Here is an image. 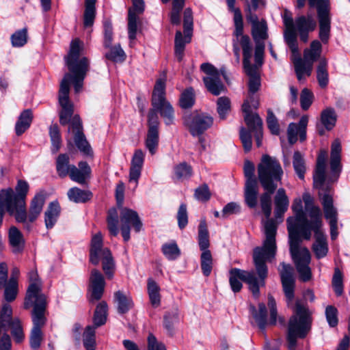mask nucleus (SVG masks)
Returning <instances> with one entry per match:
<instances>
[{"instance_id": "obj_1", "label": "nucleus", "mask_w": 350, "mask_h": 350, "mask_svg": "<svg viewBox=\"0 0 350 350\" xmlns=\"http://www.w3.org/2000/svg\"><path fill=\"white\" fill-rule=\"evenodd\" d=\"M283 170L280 162L274 157L267 154L262 157L258 165V176L261 186L265 190L260 196L262 211L267 219L264 221L265 239L261 247H256L253 252V261L258 278L253 270L245 271L238 268L230 270L229 282L233 292H239L243 284L241 281L248 284L249 289L254 297L258 298L260 294L259 288L265 284V279L268 275L267 261H271L276 254L275 235L277 224L271 214V195L278 187V183L281 181Z\"/></svg>"}, {"instance_id": "obj_56", "label": "nucleus", "mask_w": 350, "mask_h": 350, "mask_svg": "<svg viewBox=\"0 0 350 350\" xmlns=\"http://www.w3.org/2000/svg\"><path fill=\"white\" fill-rule=\"evenodd\" d=\"M67 195L68 199L75 203H83L88 200V192L76 187L70 188Z\"/></svg>"}, {"instance_id": "obj_24", "label": "nucleus", "mask_w": 350, "mask_h": 350, "mask_svg": "<svg viewBox=\"0 0 350 350\" xmlns=\"http://www.w3.org/2000/svg\"><path fill=\"white\" fill-rule=\"evenodd\" d=\"M341 145L338 139L333 142L331 147V158H330V168H331V177L330 181H336L339 177L341 172Z\"/></svg>"}, {"instance_id": "obj_17", "label": "nucleus", "mask_w": 350, "mask_h": 350, "mask_svg": "<svg viewBox=\"0 0 350 350\" xmlns=\"http://www.w3.org/2000/svg\"><path fill=\"white\" fill-rule=\"evenodd\" d=\"M327 152L325 150H321L317 161L316 170L313 176L314 185L320 189V198L323 197V194L327 191L332 196L331 188L328 185H325V166L327 161Z\"/></svg>"}, {"instance_id": "obj_2", "label": "nucleus", "mask_w": 350, "mask_h": 350, "mask_svg": "<svg viewBox=\"0 0 350 350\" xmlns=\"http://www.w3.org/2000/svg\"><path fill=\"white\" fill-rule=\"evenodd\" d=\"M83 43L78 38L70 42V50L65 56L66 64L70 71L66 73L60 83L58 93V103L61 107L59 111V122L64 126L70 124L68 132L73 135L74 142L77 148L88 154V141L83 131L81 122L78 116H73L74 105L70 100V84L72 83L76 94L82 89L88 69V59H79Z\"/></svg>"}, {"instance_id": "obj_14", "label": "nucleus", "mask_w": 350, "mask_h": 350, "mask_svg": "<svg viewBox=\"0 0 350 350\" xmlns=\"http://www.w3.org/2000/svg\"><path fill=\"white\" fill-rule=\"evenodd\" d=\"M200 68L206 76L203 77L206 89L213 95L218 96L225 90V87L220 79V72L209 63H203Z\"/></svg>"}, {"instance_id": "obj_57", "label": "nucleus", "mask_w": 350, "mask_h": 350, "mask_svg": "<svg viewBox=\"0 0 350 350\" xmlns=\"http://www.w3.org/2000/svg\"><path fill=\"white\" fill-rule=\"evenodd\" d=\"M201 269L205 276H208L212 271L213 258L210 250L202 252L200 256Z\"/></svg>"}, {"instance_id": "obj_38", "label": "nucleus", "mask_w": 350, "mask_h": 350, "mask_svg": "<svg viewBox=\"0 0 350 350\" xmlns=\"http://www.w3.org/2000/svg\"><path fill=\"white\" fill-rule=\"evenodd\" d=\"M78 165L79 167L72 165L68 175L72 180L83 184L85 183L88 176V163L86 161H81Z\"/></svg>"}, {"instance_id": "obj_18", "label": "nucleus", "mask_w": 350, "mask_h": 350, "mask_svg": "<svg viewBox=\"0 0 350 350\" xmlns=\"http://www.w3.org/2000/svg\"><path fill=\"white\" fill-rule=\"evenodd\" d=\"M242 111L244 113V120L250 131L255 133V139L257 147L262 145V121L257 113H252L247 100L242 105Z\"/></svg>"}, {"instance_id": "obj_47", "label": "nucleus", "mask_w": 350, "mask_h": 350, "mask_svg": "<svg viewBox=\"0 0 350 350\" xmlns=\"http://www.w3.org/2000/svg\"><path fill=\"white\" fill-rule=\"evenodd\" d=\"M70 159L67 154H60L56 160V170L58 175L64 178L68 175L72 165L69 164Z\"/></svg>"}, {"instance_id": "obj_23", "label": "nucleus", "mask_w": 350, "mask_h": 350, "mask_svg": "<svg viewBox=\"0 0 350 350\" xmlns=\"http://www.w3.org/2000/svg\"><path fill=\"white\" fill-rule=\"evenodd\" d=\"M322 224H319L317 228L312 225L310 227V237L312 231L314 232L315 241L312 245V250L317 258L320 259L327 256L328 252V244L325 234L320 230Z\"/></svg>"}, {"instance_id": "obj_3", "label": "nucleus", "mask_w": 350, "mask_h": 350, "mask_svg": "<svg viewBox=\"0 0 350 350\" xmlns=\"http://www.w3.org/2000/svg\"><path fill=\"white\" fill-rule=\"evenodd\" d=\"M310 317L308 308L297 301L294 314L289 320L286 339L288 350H295L297 338H304L310 329Z\"/></svg>"}, {"instance_id": "obj_55", "label": "nucleus", "mask_w": 350, "mask_h": 350, "mask_svg": "<svg viewBox=\"0 0 350 350\" xmlns=\"http://www.w3.org/2000/svg\"><path fill=\"white\" fill-rule=\"evenodd\" d=\"M49 135L51 141V151L53 153H55L59 150L62 142L59 130L57 124L50 126Z\"/></svg>"}, {"instance_id": "obj_25", "label": "nucleus", "mask_w": 350, "mask_h": 350, "mask_svg": "<svg viewBox=\"0 0 350 350\" xmlns=\"http://www.w3.org/2000/svg\"><path fill=\"white\" fill-rule=\"evenodd\" d=\"M308 122V117L307 116H303L300 118L298 124L292 122L288 125L287 135L288 142L291 144H293L297 142L298 135L301 142L306 139Z\"/></svg>"}, {"instance_id": "obj_6", "label": "nucleus", "mask_w": 350, "mask_h": 350, "mask_svg": "<svg viewBox=\"0 0 350 350\" xmlns=\"http://www.w3.org/2000/svg\"><path fill=\"white\" fill-rule=\"evenodd\" d=\"M152 108L149 111L148 115L154 112L157 116L159 113L166 125L174 124L175 115L172 105L165 98V79L160 78L156 81L152 95Z\"/></svg>"}, {"instance_id": "obj_45", "label": "nucleus", "mask_w": 350, "mask_h": 350, "mask_svg": "<svg viewBox=\"0 0 350 350\" xmlns=\"http://www.w3.org/2000/svg\"><path fill=\"white\" fill-rule=\"evenodd\" d=\"M198 244L202 252L208 250L209 234L205 219H202L198 227Z\"/></svg>"}, {"instance_id": "obj_33", "label": "nucleus", "mask_w": 350, "mask_h": 350, "mask_svg": "<svg viewBox=\"0 0 350 350\" xmlns=\"http://www.w3.org/2000/svg\"><path fill=\"white\" fill-rule=\"evenodd\" d=\"M258 187L256 180L246 181L244 198L246 204L251 208L256 206L258 203Z\"/></svg>"}, {"instance_id": "obj_63", "label": "nucleus", "mask_w": 350, "mask_h": 350, "mask_svg": "<svg viewBox=\"0 0 350 350\" xmlns=\"http://www.w3.org/2000/svg\"><path fill=\"white\" fill-rule=\"evenodd\" d=\"M194 104V93L193 90L190 88L186 89L180 98V106L183 109L191 107Z\"/></svg>"}, {"instance_id": "obj_29", "label": "nucleus", "mask_w": 350, "mask_h": 350, "mask_svg": "<svg viewBox=\"0 0 350 350\" xmlns=\"http://www.w3.org/2000/svg\"><path fill=\"white\" fill-rule=\"evenodd\" d=\"M303 200L305 204V212L310 218L312 225L317 228L319 224H322L321 209L313 204L312 197L308 193H304Z\"/></svg>"}, {"instance_id": "obj_52", "label": "nucleus", "mask_w": 350, "mask_h": 350, "mask_svg": "<svg viewBox=\"0 0 350 350\" xmlns=\"http://www.w3.org/2000/svg\"><path fill=\"white\" fill-rule=\"evenodd\" d=\"M293 165L297 176L304 180L306 165L303 155L299 151H295L293 154Z\"/></svg>"}, {"instance_id": "obj_13", "label": "nucleus", "mask_w": 350, "mask_h": 350, "mask_svg": "<svg viewBox=\"0 0 350 350\" xmlns=\"http://www.w3.org/2000/svg\"><path fill=\"white\" fill-rule=\"evenodd\" d=\"M120 208V229L123 239L126 242L130 239L131 228L139 232L142 228V222L135 211L126 207Z\"/></svg>"}, {"instance_id": "obj_8", "label": "nucleus", "mask_w": 350, "mask_h": 350, "mask_svg": "<svg viewBox=\"0 0 350 350\" xmlns=\"http://www.w3.org/2000/svg\"><path fill=\"white\" fill-rule=\"evenodd\" d=\"M306 0H297V8H301ZM311 8L316 7L319 24V38L323 44L329 42L331 32V14L329 0H308Z\"/></svg>"}, {"instance_id": "obj_36", "label": "nucleus", "mask_w": 350, "mask_h": 350, "mask_svg": "<svg viewBox=\"0 0 350 350\" xmlns=\"http://www.w3.org/2000/svg\"><path fill=\"white\" fill-rule=\"evenodd\" d=\"M294 55H297V57L294 59V66L295 70L297 75V79L299 81H301L305 75L310 76L312 70V65L308 62L302 59L299 57V52L297 53L294 54Z\"/></svg>"}, {"instance_id": "obj_12", "label": "nucleus", "mask_w": 350, "mask_h": 350, "mask_svg": "<svg viewBox=\"0 0 350 350\" xmlns=\"http://www.w3.org/2000/svg\"><path fill=\"white\" fill-rule=\"evenodd\" d=\"M213 123L212 116L204 113L193 111L187 113L183 116V124L193 136L201 135Z\"/></svg>"}, {"instance_id": "obj_5", "label": "nucleus", "mask_w": 350, "mask_h": 350, "mask_svg": "<svg viewBox=\"0 0 350 350\" xmlns=\"http://www.w3.org/2000/svg\"><path fill=\"white\" fill-rule=\"evenodd\" d=\"M291 240L289 241L290 252L299 273V279L304 282H308L312 278V271L309 267L311 255L309 250L305 247H301V239L294 230H291Z\"/></svg>"}, {"instance_id": "obj_20", "label": "nucleus", "mask_w": 350, "mask_h": 350, "mask_svg": "<svg viewBox=\"0 0 350 350\" xmlns=\"http://www.w3.org/2000/svg\"><path fill=\"white\" fill-rule=\"evenodd\" d=\"M105 284L103 274L96 269H92L89 278V302L96 301L102 298Z\"/></svg>"}, {"instance_id": "obj_4", "label": "nucleus", "mask_w": 350, "mask_h": 350, "mask_svg": "<svg viewBox=\"0 0 350 350\" xmlns=\"http://www.w3.org/2000/svg\"><path fill=\"white\" fill-rule=\"evenodd\" d=\"M89 260L94 265L102 264V269L108 280H112L116 271V262L110 249L104 245L103 236L100 232L92 234Z\"/></svg>"}, {"instance_id": "obj_53", "label": "nucleus", "mask_w": 350, "mask_h": 350, "mask_svg": "<svg viewBox=\"0 0 350 350\" xmlns=\"http://www.w3.org/2000/svg\"><path fill=\"white\" fill-rule=\"evenodd\" d=\"M109 48V51L105 53L107 59L116 63H122L125 60L126 54L120 44L110 46Z\"/></svg>"}, {"instance_id": "obj_35", "label": "nucleus", "mask_w": 350, "mask_h": 350, "mask_svg": "<svg viewBox=\"0 0 350 350\" xmlns=\"http://www.w3.org/2000/svg\"><path fill=\"white\" fill-rule=\"evenodd\" d=\"M32 120L33 113L31 109H27L22 111L15 124L16 134L19 136L25 133L29 128Z\"/></svg>"}, {"instance_id": "obj_30", "label": "nucleus", "mask_w": 350, "mask_h": 350, "mask_svg": "<svg viewBox=\"0 0 350 350\" xmlns=\"http://www.w3.org/2000/svg\"><path fill=\"white\" fill-rule=\"evenodd\" d=\"M239 44L243 49V68L246 74H252L254 66L251 64L250 60L253 53V46L249 36H242L239 40Z\"/></svg>"}, {"instance_id": "obj_39", "label": "nucleus", "mask_w": 350, "mask_h": 350, "mask_svg": "<svg viewBox=\"0 0 350 350\" xmlns=\"http://www.w3.org/2000/svg\"><path fill=\"white\" fill-rule=\"evenodd\" d=\"M295 33L297 31H313L314 30L317 23L312 14H308L306 16H300L295 18L294 23Z\"/></svg>"}, {"instance_id": "obj_22", "label": "nucleus", "mask_w": 350, "mask_h": 350, "mask_svg": "<svg viewBox=\"0 0 350 350\" xmlns=\"http://www.w3.org/2000/svg\"><path fill=\"white\" fill-rule=\"evenodd\" d=\"M283 23L285 26V31L284 32V37L285 42L290 48L291 52L294 54L298 53V44L297 40V34L295 33V29L294 26L295 22L293 21L291 12L285 10L282 15Z\"/></svg>"}, {"instance_id": "obj_15", "label": "nucleus", "mask_w": 350, "mask_h": 350, "mask_svg": "<svg viewBox=\"0 0 350 350\" xmlns=\"http://www.w3.org/2000/svg\"><path fill=\"white\" fill-rule=\"evenodd\" d=\"M282 268H278L283 291L285 295L288 306H291L295 297V279L293 275V269L289 264L281 263Z\"/></svg>"}, {"instance_id": "obj_41", "label": "nucleus", "mask_w": 350, "mask_h": 350, "mask_svg": "<svg viewBox=\"0 0 350 350\" xmlns=\"http://www.w3.org/2000/svg\"><path fill=\"white\" fill-rule=\"evenodd\" d=\"M29 184L27 181L19 180H18L17 185L16 187V191L17 192V194H14V191L12 189H8L7 190H2L0 192V194H3L6 196V194H10L14 199V202L16 201H20L23 200L24 202H25L26 196L29 191Z\"/></svg>"}, {"instance_id": "obj_43", "label": "nucleus", "mask_w": 350, "mask_h": 350, "mask_svg": "<svg viewBox=\"0 0 350 350\" xmlns=\"http://www.w3.org/2000/svg\"><path fill=\"white\" fill-rule=\"evenodd\" d=\"M160 287L157 283L152 278L148 279L147 291L150 304L154 308H157L161 304Z\"/></svg>"}, {"instance_id": "obj_44", "label": "nucleus", "mask_w": 350, "mask_h": 350, "mask_svg": "<svg viewBox=\"0 0 350 350\" xmlns=\"http://www.w3.org/2000/svg\"><path fill=\"white\" fill-rule=\"evenodd\" d=\"M250 310L252 311V315L259 327V329L264 332L266 325L267 324V308L263 303H260L258 304V310L257 311L254 306H252L250 308Z\"/></svg>"}, {"instance_id": "obj_60", "label": "nucleus", "mask_w": 350, "mask_h": 350, "mask_svg": "<svg viewBox=\"0 0 350 350\" xmlns=\"http://www.w3.org/2000/svg\"><path fill=\"white\" fill-rule=\"evenodd\" d=\"M118 212L116 208H111L108 212L107 226L110 234L113 236L118 234Z\"/></svg>"}, {"instance_id": "obj_21", "label": "nucleus", "mask_w": 350, "mask_h": 350, "mask_svg": "<svg viewBox=\"0 0 350 350\" xmlns=\"http://www.w3.org/2000/svg\"><path fill=\"white\" fill-rule=\"evenodd\" d=\"M148 129L145 142L146 147L151 154H154L157 149L159 140L158 116L154 112L148 115Z\"/></svg>"}, {"instance_id": "obj_19", "label": "nucleus", "mask_w": 350, "mask_h": 350, "mask_svg": "<svg viewBox=\"0 0 350 350\" xmlns=\"http://www.w3.org/2000/svg\"><path fill=\"white\" fill-rule=\"evenodd\" d=\"M323 208L324 215L326 219L329 220L330 226V235L332 239L334 240L338 236V212L334 206L333 198L329 193L327 191L321 198Z\"/></svg>"}, {"instance_id": "obj_9", "label": "nucleus", "mask_w": 350, "mask_h": 350, "mask_svg": "<svg viewBox=\"0 0 350 350\" xmlns=\"http://www.w3.org/2000/svg\"><path fill=\"white\" fill-rule=\"evenodd\" d=\"M184 36L180 31L176 32L174 40V54L178 62L184 57L185 45L191 42L193 31V14L190 8L184 11Z\"/></svg>"}, {"instance_id": "obj_10", "label": "nucleus", "mask_w": 350, "mask_h": 350, "mask_svg": "<svg viewBox=\"0 0 350 350\" xmlns=\"http://www.w3.org/2000/svg\"><path fill=\"white\" fill-rule=\"evenodd\" d=\"M28 275L30 284L28 286L25 297L24 308L27 310L31 307H36L42 304L46 308V297L44 294L41 293V283L37 271L32 270L29 271Z\"/></svg>"}, {"instance_id": "obj_62", "label": "nucleus", "mask_w": 350, "mask_h": 350, "mask_svg": "<svg viewBox=\"0 0 350 350\" xmlns=\"http://www.w3.org/2000/svg\"><path fill=\"white\" fill-rule=\"evenodd\" d=\"M12 44L14 47L24 46L27 42V29L23 28L16 31L11 36Z\"/></svg>"}, {"instance_id": "obj_46", "label": "nucleus", "mask_w": 350, "mask_h": 350, "mask_svg": "<svg viewBox=\"0 0 350 350\" xmlns=\"http://www.w3.org/2000/svg\"><path fill=\"white\" fill-rule=\"evenodd\" d=\"M252 34L256 44H264V40L268 37L267 25L265 21L262 20L252 28Z\"/></svg>"}, {"instance_id": "obj_61", "label": "nucleus", "mask_w": 350, "mask_h": 350, "mask_svg": "<svg viewBox=\"0 0 350 350\" xmlns=\"http://www.w3.org/2000/svg\"><path fill=\"white\" fill-rule=\"evenodd\" d=\"M135 13L131 10H129L128 16V31H129V38L131 42L134 40L136 38V33L137 30V20L138 17Z\"/></svg>"}, {"instance_id": "obj_31", "label": "nucleus", "mask_w": 350, "mask_h": 350, "mask_svg": "<svg viewBox=\"0 0 350 350\" xmlns=\"http://www.w3.org/2000/svg\"><path fill=\"white\" fill-rule=\"evenodd\" d=\"M45 202V195L43 191L36 193L31 200L29 213L28 219L30 222H34L40 215Z\"/></svg>"}, {"instance_id": "obj_48", "label": "nucleus", "mask_w": 350, "mask_h": 350, "mask_svg": "<svg viewBox=\"0 0 350 350\" xmlns=\"http://www.w3.org/2000/svg\"><path fill=\"white\" fill-rule=\"evenodd\" d=\"M336 119L337 116L333 108H326L321 112V122L327 131H330L334 127Z\"/></svg>"}, {"instance_id": "obj_58", "label": "nucleus", "mask_w": 350, "mask_h": 350, "mask_svg": "<svg viewBox=\"0 0 350 350\" xmlns=\"http://www.w3.org/2000/svg\"><path fill=\"white\" fill-rule=\"evenodd\" d=\"M185 0H173L172 10L170 14V21L174 25L180 23V12L184 7Z\"/></svg>"}, {"instance_id": "obj_37", "label": "nucleus", "mask_w": 350, "mask_h": 350, "mask_svg": "<svg viewBox=\"0 0 350 350\" xmlns=\"http://www.w3.org/2000/svg\"><path fill=\"white\" fill-rule=\"evenodd\" d=\"M9 241L14 253L16 254L23 251L25 245L23 236L15 226H12L9 230Z\"/></svg>"}, {"instance_id": "obj_11", "label": "nucleus", "mask_w": 350, "mask_h": 350, "mask_svg": "<svg viewBox=\"0 0 350 350\" xmlns=\"http://www.w3.org/2000/svg\"><path fill=\"white\" fill-rule=\"evenodd\" d=\"M46 308L43 304L33 308L31 319L33 327L29 336V345L33 350H38L43 339L42 327L46 323L45 312Z\"/></svg>"}, {"instance_id": "obj_49", "label": "nucleus", "mask_w": 350, "mask_h": 350, "mask_svg": "<svg viewBox=\"0 0 350 350\" xmlns=\"http://www.w3.org/2000/svg\"><path fill=\"white\" fill-rule=\"evenodd\" d=\"M327 66V59L325 58H321L317 69V78L319 85L323 88H325L329 82Z\"/></svg>"}, {"instance_id": "obj_64", "label": "nucleus", "mask_w": 350, "mask_h": 350, "mask_svg": "<svg viewBox=\"0 0 350 350\" xmlns=\"http://www.w3.org/2000/svg\"><path fill=\"white\" fill-rule=\"evenodd\" d=\"M14 321L12 319V308L8 303L3 304L0 312L1 326H7Z\"/></svg>"}, {"instance_id": "obj_26", "label": "nucleus", "mask_w": 350, "mask_h": 350, "mask_svg": "<svg viewBox=\"0 0 350 350\" xmlns=\"http://www.w3.org/2000/svg\"><path fill=\"white\" fill-rule=\"evenodd\" d=\"M5 196H10L11 206L13 208L12 215H14L15 219L18 223L23 224L24 228L28 231L31 229V223L28 219V214L26 209V203L23 200L14 202V198L10 193Z\"/></svg>"}, {"instance_id": "obj_34", "label": "nucleus", "mask_w": 350, "mask_h": 350, "mask_svg": "<svg viewBox=\"0 0 350 350\" xmlns=\"http://www.w3.org/2000/svg\"><path fill=\"white\" fill-rule=\"evenodd\" d=\"M247 75L250 76V80L248 83L250 98L246 99L245 101L247 100L249 102L250 107L251 105H252L254 107L256 108L258 106V100L256 99L254 94L260 88V79L256 75V68H253V72L252 74Z\"/></svg>"}, {"instance_id": "obj_50", "label": "nucleus", "mask_w": 350, "mask_h": 350, "mask_svg": "<svg viewBox=\"0 0 350 350\" xmlns=\"http://www.w3.org/2000/svg\"><path fill=\"white\" fill-rule=\"evenodd\" d=\"M107 314V304L105 301H102L96 306L93 321L96 327H99L105 323Z\"/></svg>"}, {"instance_id": "obj_54", "label": "nucleus", "mask_w": 350, "mask_h": 350, "mask_svg": "<svg viewBox=\"0 0 350 350\" xmlns=\"http://www.w3.org/2000/svg\"><path fill=\"white\" fill-rule=\"evenodd\" d=\"M230 100L226 96L219 97L217 100V112L220 120H225L230 111Z\"/></svg>"}, {"instance_id": "obj_42", "label": "nucleus", "mask_w": 350, "mask_h": 350, "mask_svg": "<svg viewBox=\"0 0 350 350\" xmlns=\"http://www.w3.org/2000/svg\"><path fill=\"white\" fill-rule=\"evenodd\" d=\"M322 52V44L318 40H313L310 43L309 49L304 51V59L306 62L313 64L321 56Z\"/></svg>"}, {"instance_id": "obj_7", "label": "nucleus", "mask_w": 350, "mask_h": 350, "mask_svg": "<svg viewBox=\"0 0 350 350\" xmlns=\"http://www.w3.org/2000/svg\"><path fill=\"white\" fill-rule=\"evenodd\" d=\"M292 210L295 217H289L286 219L287 230L288 232L289 241L291 240V230L297 232L299 239H310V229L312 221L307 218V213L303 211L302 202L301 199L297 198L292 205Z\"/></svg>"}, {"instance_id": "obj_27", "label": "nucleus", "mask_w": 350, "mask_h": 350, "mask_svg": "<svg viewBox=\"0 0 350 350\" xmlns=\"http://www.w3.org/2000/svg\"><path fill=\"white\" fill-rule=\"evenodd\" d=\"M144 161V153L140 149L136 150L133 156L129 170V181L135 182V187H137L141 176Z\"/></svg>"}, {"instance_id": "obj_51", "label": "nucleus", "mask_w": 350, "mask_h": 350, "mask_svg": "<svg viewBox=\"0 0 350 350\" xmlns=\"http://www.w3.org/2000/svg\"><path fill=\"white\" fill-rule=\"evenodd\" d=\"M114 299L117 302L119 313L124 314L132 307V300L126 297L121 291L115 292Z\"/></svg>"}, {"instance_id": "obj_32", "label": "nucleus", "mask_w": 350, "mask_h": 350, "mask_svg": "<svg viewBox=\"0 0 350 350\" xmlns=\"http://www.w3.org/2000/svg\"><path fill=\"white\" fill-rule=\"evenodd\" d=\"M61 207L57 201L51 202L44 212V224L46 228L52 229L57 223L60 215Z\"/></svg>"}, {"instance_id": "obj_40", "label": "nucleus", "mask_w": 350, "mask_h": 350, "mask_svg": "<svg viewBox=\"0 0 350 350\" xmlns=\"http://www.w3.org/2000/svg\"><path fill=\"white\" fill-rule=\"evenodd\" d=\"M2 327L5 332L8 329L10 330L11 335L16 343H21L24 340L25 334L21 321L18 318L14 319V321L9 323L7 326H3Z\"/></svg>"}, {"instance_id": "obj_28", "label": "nucleus", "mask_w": 350, "mask_h": 350, "mask_svg": "<svg viewBox=\"0 0 350 350\" xmlns=\"http://www.w3.org/2000/svg\"><path fill=\"white\" fill-rule=\"evenodd\" d=\"M274 215L277 219H282L284 213L287 211L289 206V200L286 194L284 189L280 188L274 197Z\"/></svg>"}, {"instance_id": "obj_16", "label": "nucleus", "mask_w": 350, "mask_h": 350, "mask_svg": "<svg viewBox=\"0 0 350 350\" xmlns=\"http://www.w3.org/2000/svg\"><path fill=\"white\" fill-rule=\"evenodd\" d=\"M228 10L234 13V31L236 38L233 40V52L237 64L240 62V49L238 46L242 36H247L243 34V22L241 10L234 7L236 0H226Z\"/></svg>"}, {"instance_id": "obj_59", "label": "nucleus", "mask_w": 350, "mask_h": 350, "mask_svg": "<svg viewBox=\"0 0 350 350\" xmlns=\"http://www.w3.org/2000/svg\"><path fill=\"white\" fill-rule=\"evenodd\" d=\"M164 256L170 260L176 259L180 254V250L175 242L165 243L162 246Z\"/></svg>"}]
</instances>
